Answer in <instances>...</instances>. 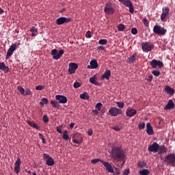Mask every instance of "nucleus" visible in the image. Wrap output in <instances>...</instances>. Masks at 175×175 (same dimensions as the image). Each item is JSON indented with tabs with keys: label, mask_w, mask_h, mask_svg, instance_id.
Returning <instances> with one entry per match:
<instances>
[{
	"label": "nucleus",
	"mask_w": 175,
	"mask_h": 175,
	"mask_svg": "<svg viewBox=\"0 0 175 175\" xmlns=\"http://www.w3.org/2000/svg\"><path fill=\"white\" fill-rule=\"evenodd\" d=\"M154 47V44H152V42H146L142 43V49L144 53H148L150 51H152Z\"/></svg>",
	"instance_id": "obj_3"
},
{
	"label": "nucleus",
	"mask_w": 175,
	"mask_h": 175,
	"mask_svg": "<svg viewBox=\"0 0 175 175\" xmlns=\"http://www.w3.org/2000/svg\"><path fill=\"white\" fill-rule=\"evenodd\" d=\"M62 125H59V126L56 127V131L58 133H62Z\"/></svg>",
	"instance_id": "obj_48"
},
{
	"label": "nucleus",
	"mask_w": 175,
	"mask_h": 175,
	"mask_svg": "<svg viewBox=\"0 0 175 175\" xmlns=\"http://www.w3.org/2000/svg\"><path fill=\"white\" fill-rule=\"evenodd\" d=\"M112 129H113V131H116V132H120V131H121V127L118 126H115L112 127Z\"/></svg>",
	"instance_id": "obj_51"
},
{
	"label": "nucleus",
	"mask_w": 175,
	"mask_h": 175,
	"mask_svg": "<svg viewBox=\"0 0 175 175\" xmlns=\"http://www.w3.org/2000/svg\"><path fill=\"white\" fill-rule=\"evenodd\" d=\"M79 98H81V99H83L84 100H88V99H90V96L88 94H87V92H83L79 95Z\"/></svg>",
	"instance_id": "obj_29"
},
{
	"label": "nucleus",
	"mask_w": 175,
	"mask_h": 175,
	"mask_svg": "<svg viewBox=\"0 0 175 175\" xmlns=\"http://www.w3.org/2000/svg\"><path fill=\"white\" fill-rule=\"evenodd\" d=\"M51 105H52L53 107H59V104L55 100H51Z\"/></svg>",
	"instance_id": "obj_35"
},
{
	"label": "nucleus",
	"mask_w": 175,
	"mask_h": 175,
	"mask_svg": "<svg viewBox=\"0 0 175 175\" xmlns=\"http://www.w3.org/2000/svg\"><path fill=\"white\" fill-rule=\"evenodd\" d=\"M43 88H44V86L42 85H38L36 87V90L37 91H42V90H43Z\"/></svg>",
	"instance_id": "obj_49"
},
{
	"label": "nucleus",
	"mask_w": 175,
	"mask_h": 175,
	"mask_svg": "<svg viewBox=\"0 0 175 175\" xmlns=\"http://www.w3.org/2000/svg\"><path fill=\"white\" fill-rule=\"evenodd\" d=\"M175 105L173 100L170 99L167 105L164 107V110H172V109H174Z\"/></svg>",
	"instance_id": "obj_22"
},
{
	"label": "nucleus",
	"mask_w": 175,
	"mask_h": 175,
	"mask_svg": "<svg viewBox=\"0 0 175 175\" xmlns=\"http://www.w3.org/2000/svg\"><path fill=\"white\" fill-rule=\"evenodd\" d=\"M129 172H130L129 169H126V170L124 171L123 174H124V175H128V174H129Z\"/></svg>",
	"instance_id": "obj_55"
},
{
	"label": "nucleus",
	"mask_w": 175,
	"mask_h": 175,
	"mask_svg": "<svg viewBox=\"0 0 175 175\" xmlns=\"http://www.w3.org/2000/svg\"><path fill=\"white\" fill-rule=\"evenodd\" d=\"M137 55V53H134L131 57L127 59V62L129 64H133V62L136 61Z\"/></svg>",
	"instance_id": "obj_27"
},
{
	"label": "nucleus",
	"mask_w": 175,
	"mask_h": 175,
	"mask_svg": "<svg viewBox=\"0 0 175 175\" xmlns=\"http://www.w3.org/2000/svg\"><path fill=\"white\" fill-rule=\"evenodd\" d=\"M118 1L119 2L124 5V6H126V8H129L130 13H131V14H133V12H135V8L131 0H118Z\"/></svg>",
	"instance_id": "obj_5"
},
{
	"label": "nucleus",
	"mask_w": 175,
	"mask_h": 175,
	"mask_svg": "<svg viewBox=\"0 0 175 175\" xmlns=\"http://www.w3.org/2000/svg\"><path fill=\"white\" fill-rule=\"evenodd\" d=\"M79 68V65L76 63H70L68 67V72L70 75H75L76 73V70H77Z\"/></svg>",
	"instance_id": "obj_14"
},
{
	"label": "nucleus",
	"mask_w": 175,
	"mask_h": 175,
	"mask_svg": "<svg viewBox=\"0 0 175 175\" xmlns=\"http://www.w3.org/2000/svg\"><path fill=\"white\" fill-rule=\"evenodd\" d=\"M109 113L110 116H112V117H117L118 115L122 114V110L116 107H113L109 110Z\"/></svg>",
	"instance_id": "obj_9"
},
{
	"label": "nucleus",
	"mask_w": 175,
	"mask_h": 175,
	"mask_svg": "<svg viewBox=\"0 0 175 175\" xmlns=\"http://www.w3.org/2000/svg\"><path fill=\"white\" fill-rule=\"evenodd\" d=\"M98 50L103 51L105 50V46H98Z\"/></svg>",
	"instance_id": "obj_60"
},
{
	"label": "nucleus",
	"mask_w": 175,
	"mask_h": 175,
	"mask_svg": "<svg viewBox=\"0 0 175 175\" xmlns=\"http://www.w3.org/2000/svg\"><path fill=\"white\" fill-rule=\"evenodd\" d=\"M41 140L43 144H46V139L44 137L42 138Z\"/></svg>",
	"instance_id": "obj_63"
},
{
	"label": "nucleus",
	"mask_w": 175,
	"mask_h": 175,
	"mask_svg": "<svg viewBox=\"0 0 175 175\" xmlns=\"http://www.w3.org/2000/svg\"><path fill=\"white\" fill-rule=\"evenodd\" d=\"M131 33L133 35H137V29H136V27H133L131 29Z\"/></svg>",
	"instance_id": "obj_45"
},
{
	"label": "nucleus",
	"mask_w": 175,
	"mask_h": 175,
	"mask_svg": "<svg viewBox=\"0 0 175 175\" xmlns=\"http://www.w3.org/2000/svg\"><path fill=\"white\" fill-rule=\"evenodd\" d=\"M111 157L117 162H121L126 158V154L120 146H113L111 148Z\"/></svg>",
	"instance_id": "obj_1"
},
{
	"label": "nucleus",
	"mask_w": 175,
	"mask_h": 175,
	"mask_svg": "<svg viewBox=\"0 0 175 175\" xmlns=\"http://www.w3.org/2000/svg\"><path fill=\"white\" fill-rule=\"evenodd\" d=\"M150 65L153 69H157V66H158L160 69L163 68V62L155 59L150 62Z\"/></svg>",
	"instance_id": "obj_11"
},
{
	"label": "nucleus",
	"mask_w": 175,
	"mask_h": 175,
	"mask_svg": "<svg viewBox=\"0 0 175 175\" xmlns=\"http://www.w3.org/2000/svg\"><path fill=\"white\" fill-rule=\"evenodd\" d=\"M101 163L103 164L106 170H107L109 173H114V170L113 169V167L111 165V164L105 161H101Z\"/></svg>",
	"instance_id": "obj_20"
},
{
	"label": "nucleus",
	"mask_w": 175,
	"mask_h": 175,
	"mask_svg": "<svg viewBox=\"0 0 175 175\" xmlns=\"http://www.w3.org/2000/svg\"><path fill=\"white\" fill-rule=\"evenodd\" d=\"M93 113H94V114H98V109L96 110V109H95V110H93Z\"/></svg>",
	"instance_id": "obj_64"
},
{
	"label": "nucleus",
	"mask_w": 175,
	"mask_h": 175,
	"mask_svg": "<svg viewBox=\"0 0 175 175\" xmlns=\"http://www.w3.org/2000/svg\"><path fill=\"white\" fill-rule=\"evenodd\" d=\"M163 161L168 165L175 167V154L170 153L167 154L163 159Z\"/></svg>",
	"instance_id": "obj_2"
},
{
	"label": "nucleus",
	"mask_w": 175,
	"mask_h": 175,
	"mask_svg": "<svg viewBox=\"0 0 175 175\" xmlns=\"http://www.w3.org/2000/svg\"><path fill=\"white\" fill-rule=\"evenodd\" d=\"M137 114V111L136 109H133L132 108H128L126 111V117H135Z\"/></svg>",
	"instance_id": "obj_19"
},
{
	"label": "nucleus",
	"mask_w": 175,
	"mask_h": 175,
	"mask_svg": "<svg viewBox=\"0 0 175 175\" xmlns=\"http://www.w3.org/2000/svg\"><path fill=\"white\" fill-rule=\"evenodd\" d=\"M90 81L92 83V84H94V85H99V83L96 81V76L94 75L90 78Z\"/></svg>",
	"instance_id": "obj_30"
},
{
	"label": "nucleus",
	"mask_w": 175,
	"mask_h": 175,
	"mask_svg": "<svg viewBox=\"0 0 175 175\" xmlns=\"http://www.w3.org/2000/svg\"><path fill=\"white\" fill-rule=\"evenodd\" d=\"M142 22L144 23V25H145L146 27H147V25H148V21H147L146 18H144L143 21H142Z\"/></svg>",
	"instance_id": "obj_54"
},
{
	"label": "nucleus",
	"mask_w": 175,
	"mask_h": 175,
	"mask_svg": "<svg viewBox=\"0 0 175 175\" xmlns=\"http://www.w3.org/2000/svg\"><path fill=\"white\" fill-rule=\"evenodd\" d=\"M153 32L156 33V35H165L166 32H167V29L162 27L161 25H156L153 28Z\"/></svg>",
	"instance_id": "obj_4"
},
{
	"label": "nucleus",
	"mask_w": 175,
	"mask_h": 175,
	"mask_svg": "<svg viewBox=\"0 0 175 175\" xmlns=\"http://www.w3.org/2000/svg\"><path fill=\"white\" fill-rule=\"evenodd\" d=\"M25 95V96L32 95V91H31V90H29V88L26 89Z\"/></svg>",
	"instance_id": "obj_47"
},
{
	"label": "nucleus",
	"mask_w": 175,
	"mask_h": 175,
	"mask_svg": "<svg viewBox=\"0 0 175 175\" xmlns=\"http://www.w3.org/2000/svg\"><path fill=\"white\" fill-rule=\"evenodd\" d=\"M75 126V123H70V129H72V128Z\"/></svg>",
	"instance_id": "obj_61"
},
{
	"label": "nucleus",
	"mask_w": 175,
	"mask_h": 175,
	"mask_svg": "<svg viewBox=\"0 0 175 175\" xmlns=\"http://www.w3.org/2000/svg\"><path fill=\"white\" fill-rule=\"evenodd\" d=\"M0 70H3V72H5L6 73H8L9 67L6 66L4 62H0Z\"/></svg>",
	"instance_id": "obj_26"
},
{
	"label": "nucleus",
	"mask_w": 175,
	"mask_h": 175,
	"mask_svg": "<svg viewBox=\"0 0 175 175\" xmlns=\"http://www.w3.org/2000/svg\"><path fill=\"white\" fill-rule=\"evenodd\" d=\"M88 136H92V129H89L88 131Z\"/></svg>",
	"instance_id": "obj_57"
},
{
	"label": "nucleus",
	"mask_w": 175,
	"mask_h": 175,
	"mask_svg": "<svg viewBox=\"0 0 175 175\" xmlns=\"http://www.w3.org/2000/svg\"><path fill=\"white\" fill-rule=\"evenodd\" d=\"M115 172H116V175H120V170H118V168H116L115 169Z\"/></svg>",
	"instance_id": "obj_58"
},
{
	"label": "nucleus",
	"mask_w": 175,
	"mask_h": 175,
	"mask_svg": "<svg viewBox=\"0 0 175 175\" xmlns=\"http://www.w3.org/2000/svg\"><path fill=\"white\" fill-rule=\"evenodd\" d=\"M98 44H101L102 46H105L107 44V40L102 39L98 41Z\"/></svg>",
	"instance_id": "obj_39"
},
{
	"label": "nucleus",
	"mask_w": 175,
	"mask_h": 175,
	"mask_svg": "<svg viewBox=\"0 0 175 175\" xmlns=\"http://www.w3.org/2000/svg\"><path fill=\"white\" fill-rule=\"evenodd\" d=\"M163 12L161 15V21H165L166 18H167V16H169V13L170 12V8L168 7L163 8L162 9Z\"/></svg>",
	"instance_id": "obj_12"
},
{
	"label": "nucleus",
	"mask_w": 175,
	"mask_h": 175,
	"mask_svg": "<svg viewBox=\"0 0 175 175\" xmlns=\"http://www.w3.org/2000/svg\"><path fill=\"white\" fill-rule=\"evenodd\" d=\"M21 159L17 158V160L15 162L14 168V172L16 173V174H18L20 173V170L21 169Z\"/></svg>",
	"instance_id": "obj_16"
},
{
	"label": "nucleus",
	"mask_w": 175,
	"mask_h": 175,
	"mask_svg": "<svg viewBox=\"0 0 175 175\" xmlns=\"http://www.w3.org/2000/svg\"><path fill=\"white\" fill-rule=\"evenodd\" d=\"M72 142L77 144H81L83 143V138L80 134H75L72 137Z\"/></svg>",
	"instance_id": "obj_18"
},
{
	"label": "nucleus",
	"mask_w": 175,
	"mask_h": 175,
	"mask_svg": "<svg viewBox=\"0 0 175 175\" xmlns=\"http://www.w3.org/2000/svg\"><path fill=\"white\" fill-rule=\"evenodd\" d=\"M70 21H72V18L62 16L56 20V24L57 25H64V24H68Z\"/></svg>",
	"instance_id": "obj_8"
},
{
	"label": "nucleus",
	"mask_w": 175,
	"mask_h": 175,
	"mask_svg": "<svg viewBox=\"0 0 175 175\" xmlns=\"http://www.w3.org/2000/svg\"><path fill=\"white\" fill-rule=\"evenodd\" d=\"M74 88H79V87H81V84L78 81H75L73 85Z\"/></svg>",
	"instance_id": "obj_46"
},
{
	"label": "nucleus",
	"mask_w": 175,
	"mask_h": 175,
	"mask_svg": "<svg viewBox=\"0 0 175 175\" xmlns=\"http://www.w3.org/2000/svg\"><path fill=\"white\" fill-rule=\"evenodd\" d=\"M150 152H158L159 151V144L157 142H154L152 145H150L148 148Z\"/></svg>",
	"instance_id": "obj_13"
},
{
	"label": "nucleus",
	"mask_w": 175,
	"mask_h": 175,
	"mask_svg": "<svg viewBox=\"0 0 175 175\" xmlns=\"http://www.w3.org/2000/svg\"><path fill=\"white\" fill-rule=\"evenodd\" d=\"M96 109H97L98 111H100V109H102V103H98L96 105Z\"/></svg>",
	"instance_id": "obj_43"
},
{
	"label": "nucleus",
	"mask_w": 175,
	"mask_h": 175,
	"mask_svg": "<svg viewBox=\"0 0 175 175\" xmlns=\"http://www.w3.org/2000/svg\"><path fill=\"white\" fill-rule=\"evenodd\" d=\"M116 105H118V107H119V109H124V103L121 101H118L116 102Z\"/></svg>",
	"instance_id": "obj_41"
},
{
	"label": "nucleus",
	"mask_w": 175,
	"mask_h": 175,
	"mask_svg": "<svg viewBox=\"0 0 175 175\" xmlns=\"http://www.w3.org/2000/svg\"><path fill=\"white\" fill-rule=\"evenodd\" d=\"M44 159H46V163L48 166H54V164L55 162L54 161V159L53 157H50L49 154L44 153L43 154Z\"/></svg>",
	"instance_id": "obj_10"
},
{
	"label": "nucleus",
	"mask_w": 175,
	"mask_h": 175,
	"mask_svg": "<svg viewBox=\"0 0 175 175\" xmlns=\"http://www.w3.org/2000/svg\"><path fill=\"white\" fill-rule=\"evenodd\" d=\"M110 76H111V71L110 70H106L104 74L101 76V80H110Z\"/></svg>",
	"instance_id": "obj_21"
},
{
	"label": "nucleus",
	"mask_w": 175,
	"mask_h": 175,
	"mask_svg": "<svg viewBox=\"0 0 175 175\" xmlns=\"http://www.w3.org/2000/svg\"><path fill=\"white\" fill-rule=\"evenodd\" d=\"M152 75H149L148 78V81H149V83H151V81H152Z\"/></svg>",
	"instance_id": "obj_56"
},
{
	"label": "nucleus",
	"mask_w": 175,
	"mask_h": 175,
	"mask_svg": "<svg viewBox=\"0 0 175 175\" xmlns=\"http://www.w3.org/2000/svg\"><path fill=\"white\" fill-rule=\"evenodd\" d=\"M139 174L140 175H148V174H150V170H148L147 169H144V170L139 171Z\"/></svg>",
	"instance_id": "obj_34"
},
{
	"label": "nucleus",
	"mask_w": 175,
	"mask_h": 175,
	"mask_svg": "<svg viewBox=\"0 0 175 175\" xmlns=\"http://www.w3.org/2000/svg\"><path fill=\"white\" fill-rule=\"evenodd\" d=\"M138 128L139 129H144V128H146V123L144 122L139 123L138 125Z\"/></svg>",
	"instance_id": "obj_42"
},
{
	"label": "nucleus",
	"mask_w": 175,
	"mask_h": 175,
	"mask_svg": "<svg viewBox=\"0 0 175 175\" xmlns=\"http://www.w3.org/2000/svg\"><path fill=\"white\" fill-rule=\"evenodd\" d=\"M63 139L64 140H69V135H68V131H63Z\"/></svg>",
	"instance_id": "obj_36"
},
{
	"label": "nucleus",
	"mask_w": 175,
	"mask_h": 175,
	"mask_svg": "<svg viewBox=\"0 0 175 175\" xmlns=\"http://www.w3.org/2000/svg\"><path fill=\"white\" fill-rule=\"evenodd\" d=\"M18 46H20V43L15 42L9 48L6 54V59H8L11 55H13V53L16 51V49H17Z\"/></svg>",
	"instance_id": "obj_6"
},
{
	"label": "nucleus",
	"mask_w": 175,
	"mask_h": 175,
	"mask_svg": "<svg viewBox=\"0 0 175 175\" xmlns=\"http://www.w3.org/2000/svg\"><path fill=\"white\" fill-rule=\"evenodd\" d=\"M90 66L92 69H96V68H98V62L96 59H92L90 61Z\"/></svg>",
	"instance_id": "obj_28"
},
{
	"label": "nucleus",
	"mask_w": 175,
	"mask_h": 175,
	"mask_svg": "<svg viewBox=\"0 0 175 175\" xmlns=\"http://www.w3.org/2000/svg\"><path fill=\"white\" fill-rule=\"evenodd\" d=\"M51 55H53V59H59V58H61L62 55H64V50L61 49L58 52L57 49H53L51 52Z\"/></svg>",
	"instance_id": "obj_7"
},
{
	"label": "nucleus",
	"mask_w": 175,
	"mask_h": 175,
	"mask_svg": "<svg viewBox=\"0 0 175 175\" xmlns=\"http://www.w3.org/2000/svg\"><path fill=\"white\" fill-rule=\"evenodd\" d=\"M28 125L31 126V128H34V129H37L38 131L40 130V126H38V124H35V122L32 121H27Z\"/></svg>",
	"instance_id": "obj_25"
},
{
	"label": "nucleus",
	"mask_w": 175,
	"mask_h": 175,
	"mask_svg": "<svg viewBox=\"0 0 175 175\" xmlns=\"http://www.w3.org/2000/svg\"><path fill=\"white\" fill-rule=\"evenodd\" d=\"M38 136H39V137H40V139H41V140L42 139H44V136H43V135H42V133H38Z\"/></svg>",
	"instance_id": "obj_59"
},
{
	"label": "nucleus",
	"mask_w": 175,
	"mask_h": 175,
	"mask_svg": "<svg viewBox=\"0 0 175 175\" xmlns=\"http://www.w3.org/2000/svg\"><path fill=\"white\" fill-rule=\"evenodd\" d=\"M146 133L149 135H154V130L150 122L146 124Z\"/></svg>",
	"instance_id": "obj_23"
},
{
	"label": "nucleus",
	"mask_w": 175,
	"mask_h": 175,
	"mask_svg": "<svg viewBox=\"0 0 175 175\" xmlns=\"http://www.w3.org/2000/svg\"><path fill=\"white\" fill-rule=\"evenodd\" d=\"M49 103V99L47 98H43L41 100V102H40V106H44V105H47Z\"/></svg>",
	"instance_id": "obj_33"
},
{
	"label": "nucleus",
	"mask_w": 175,
	"mask_h": 175,
	"mask_svg": "<svg viewBox=\"0 0 175 175\" xmlns=\"http://www.w3.org/2000/svg\"><path fill=\"white\" fill-rule=\"evenodd\" d=\"M159 154H165V152H166L167 151V148L166 146H165V145L163 146H159Z\"/></svg>",
	"instance_id": "obj_31"
},
{
	"label": "nucleus",
	"mask_w": 175,
	"mask_h": 175,
	"mask_svg": "<svg viewBox=\"0 0 175 175\" xmlns=\"http://www.w3.org/2000/svg\"><path fill=\"white\" fill-rule=\"evenodd\" d=\"M3 13H5V11L3 10V9L0 8V14H3Z\"/></svg>",
	"instance_id": "obj_62"
},
{
	"label": "nucleus",
	"mask_w": 175,
	"mask_h": 175,
	"mask_svg": "<svg viewBox=\"0 0 175 175\" xmlns=\"http://www.w3.org/2000/svg\"><path fill=\"white\" fill-rule=\"evenodd\" d=\"M30 32L33 33H36V32H38V29L35 28L34 27H31V29H30Z\"/></svg>",
	"instance_id": "obj_53"
},
{
	"label": "nucleus",
	"mask_w": 175,
	"mask_h": 175,
	"mask_svg": "<svg viewBox=\"0 0 175 175\" xmlns=\"http://www.w3.org/2000/svg\"><path fill=\"white\" fill-rule=\"evenodd\" d=\"M126 27L124 24L120 23L118 25V31H119L120 32H122L124 30L126 29Z\"/></svg>",
	"instance_id": "obj_32"
},
{
	"label": "nucleus",
	"mask_w": 175,
	"mask_h": 175,
	"mask_svg": "<svg viewBox=\"0 0 175 175\" xmlns=\"http://www.w3.org/2000/svg\"><path fill=\"white\" fill-rule=\"evenodd\" d=\"M104 12L106 14H114L115 10L111 4L107 3Z\"/></svg>",
	"instance_id": "obj_15"
},
{
	"label": "nucleus",
	"mask_w": 175,
	"mask_h": 175,
	"mask_svg": "<svg viewBox=\"0 0 175 175\" xmlns=\"http://www.w3.org/2000/svg\"><path fill=\"white\" fill-rule=\"evenodd\" d=\"M85 37L88 38V39H90L92 37V36L91 35V31H88L86 32Z\"/></svg>",
	"instance_id": "obj_52"
},
{
	"label": "nucleus",
	"mask_w": 175,
	"mask_h": 175,
	"mask_svg": "<svg viewBox=\"0 0 175 175\" xmlns=\"http://www.w3.org/2000/svg\"><path fill=\"white\" fill-rule=\"evenodd\" d=\"M165 92L169 94L170 95H174L175 90L174 89L170 88L169 85L165 86Z\"/></svg>",
	"instance_id": "obj_24"
},
{
	"label": "nucleus",
	"mask_w": 175,
	"mask_h": 175,
	"mask_svg": "<svg viewBox=\"0 0 175 175\" xmlns=\"http://www.w3.org/2000/svg\"><path fill=\"white\" fill-rule=\"evenodd\" d=\"M102 161H103V160H101V159H92V160L91 161V162H92L94 165H95V163H98V162H102Z\"/></svg>",
	"instance_id": "obj_44"
},
{
	"label": "nucleus",
	"mask_w": 175,
	"mask_h": 175,
	"mask_svg": "<svg viewBox=\"0 0 175 175\" xmlns=\"http://www.w3.org/2000/svg\"><path fill=\"white\" fill-rule=\"evenodd\" d=\"M147 165V164L146 163V162L144 161H139L137 164V167H146V166Z\"/></svg>",
	"instance_id": "obj_38"
},
{
	"label": "nucleus",
	"mask_w": 175,
	"mask_h": 175,
	"mask_svg": "<svg viewBox=\"0 0 175 175\" xmlns=\"http://www.w3.org/2000/svg\"><path fill=\"white\" fill-rule=\"evenodd\" d=\"M56 100H58L57 103H61L62 105H65V103H68V98L65 96L62 95H56L55 96Z\"/></svg>",
	"instance_id": "obj_17"
},
{
	"label": "nucleus",
	"mask_w": 175,
	"mask_h": 175,
	"mask_svg": "<svg viewBox=\"0 0 175 175\" xmlns=\"http://www.w3.org/2000/svg\"><path fill=\"white\" fill-rule=\"evenodd\" d=\"M152 75L155 76V77H159V76L161 75V71L157 70H154L152 72Z\"/></svg>",
	"instance_id": "obj_40"
},
{
	"label": "nucleus",
	"mask_w": 175,
	"mask_h": 175,
	"mask_svg": "<svg viewBox=\"0 0 175 175\" xmlns=\"http://www.w3.org/2000/svg\"><path fill=\"white\" fill-rule=\"evenodd\" d=\"M18 91L20 92L21 95H23L24 96H25V90H24V88L21 86H18Z\"/></svg>",
	"instance_id": "obj_37"
},
{
	"label": "nucleus",
	"mask_w": 175,
	"mask_h": 175,
	"mask_svg": "<svg viewBox=\"0 0 175 175\" xmlns=\"http://www.w3.org/2000/svg\"><path fill=\"white\" fill-rule=\"evenodd\" d=\"M42 120L45 124H47V122H49V117H47L46 115L43 116Z\"/></svg>",
	"instance_id": "obj_50"
}]
</instances>
